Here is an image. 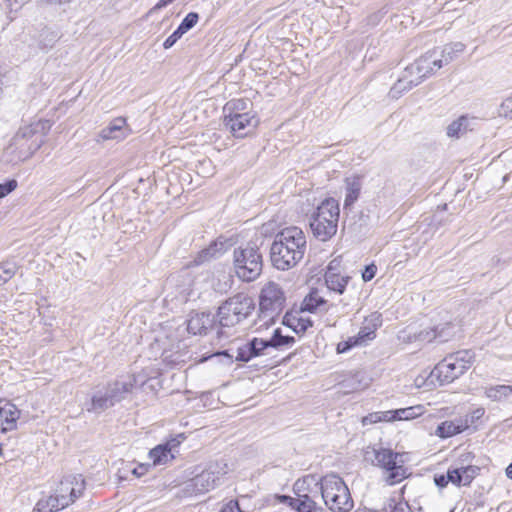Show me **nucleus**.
I'll use <instances>...</instances> for the list:
<instances>
[{"instance_id":"72a5a7b5","label":"nucleus","mask_w":512,"mask_h":512,"mask_svg":"<svg viewBox=\"0 0 512 512\" xmlns=\"http://www.w3.org/2000/svg\"><path fill=\"white\" fill-rule=\"evenodd\" d=\"M218 253H219V250L217 248V244L213 243L210 246H208L207 248L198 252V254L193 259L192 264L194 266L202 265V264L209 262L212 259L216 258Z\"/></svg>"},{"instance_id":"f704fd0d","label":"nucleus","mask_w":512,"mask_h":512,"mask_svg":"<svg viewBox=\"0 0 512 512\" xmlns=\"http://www.w3.org/2000/svg\"><path fill=\"white\" fill-rule=\"evenodd\" d=\"M324 304L325 300L318 294L317 291H313L304 298L302 303V310L313 312Z\"/></svg>"},{"instance_id":"79ce46f5","label":"nucleus","mask_w":512,"mask_h":512,"mask_svg":"<svg viewBox=\"0 0 512 512\" xmlns=\"http://www.w3.org/2000/svg\"><path fill=\"white\" fill-rule=\"evenodd\" d=\"M17 187V181L15 179H11L6 181L5 183L0 184V198L7 196Z\"/></svg>"},{"instance_id":"58836bf2","label":"nucleus","mask_w":512,"mask_h":512,"mask_svg":"<svg viewBox=\"0 0 512 512\" xmlns=\"http://www.w3.org/2000/svg\"><path fill=\"white\" fill-rule=\"evenodd\" d=\"M360 346L355 336L349 337L346 341H341L337 344V353H345L353 347Z\"/></svg>"},{"instance_id":"37998d69","label":"nucleus","mask_w":512,"mask_h":512,"mask_svg":"<svg viewBox=\"0 0 512 512\" xmlns=\"http://www.w3.org/2000/svg\"><path fill=\"white\" fill-rule=\"evenodd\" d=\"M183 35L184 33L177 27V29L164 41V48H171Z\"/></svg>"},{"instance_id":"cd10ccee","label":"nucleus","mask_w":512,"mask_h":512,"mask_svg":"<svg viewBox=\"0 0 512 512\" xmlns=\"http://www.w3.org/2000/svg\"><path fill=\"white\" fill-rule=\"evenodd\" d=\"M361 182L358 178H347L345 188L344 209L350 208L359 198Z\"/></svg>"},{"instance_id":"ea45409f","label":"nucleus","mask_w":512,"mask_h":512,"mask_svg":"<svg viewBox=\"0 0 512 512\" xmlns=\"http://www.w3.org/2000/svg\"><path fill=\"white\" fill-rule=\"evenodd\" d=\"M415 407H407L395 410L397 420H409L417 416Z\"/></svg>"},{"instance_id":"3c124183","label":"nucleus","mask_w":512,"mask_h":512,"mask_svg":"<svg viewBox=\"0 0 512 512\" xmlns=\"http://www.w3.org/2000/svg\"><path fill=\"white\" fill-rule=\"evenodd\" d=\"M379 415H381V422L386 421H395L397 420L395 410H389V411H381L379 412Z\"/></svg>"},{"instance_id":"c9c22d12","label":"nucleus","mask_w":512,"mask_h":512,"mask_svg":"<svg viewBox=\"0 0 512 512\" xmlns=\"http://www.w3.org/2000/svg\"><path fill=\"white\" fill-rule=\"evenodd\" d=\"M16 273V265L5 263L0 266V286L9 281Z\"/></svg>"},{"instance_id":"13d9d810","label":"nucleus","mask_w":512,"mask_h":512,"mask_svg":"<svg viewBox=\"0 0 512 512\" xmlns=\"http://www.w3.org/2000/svg\"><path fill=\"white\" fill-rule=\"evenodd\" d=\"M434 480L442 481V480H445V478H444V476H443V475H441V476H439V477H436V476H435V477H434Z\"/></svg>"},{"instance_id":"4468645a","label":"nucleus","mask_w":512,"mask_h":512,"mask_svg":"<svg viewBox=\"0 0 512 512\" xmlns=\"http://www.w3.org/2000/svg\"><path fill=\"white\" fill-rule=\"evenodd\" d=\"M271 354L268 348L266 340L254 337L247 343L237 348V354L235 356L237 361L249 362L253 358L259 356H268Z\"/></svg>"},{"instance_id":"7ed1b4c3","label":"nucleus","mask_w":512,"mask_h":512,"mask_svg":"<svg viewBox=\"0 0 512 512\" xmlns=\"http://www.w3.org/2000/svg\"><path fill=\"white\" fill-rule=\"evenodd\" d=\"M339 216L338 201L331 197L324 199L311 216L310 228L313 236L322 242L330 240L337 233Z\"/></svg>"},{"instance_id":"052dcab7","label":"nucleus","mask_w":512,"mask_h":512,"mask_svg":"<svg viewBox=\"0 0 512 512\" xmlns=\"http://www.w3.org/2000/svg\"><path fill=\"white\" fill-rule=\"evenodd\" d=\"M308 477H309V475L304 476V477L302 478V480H303V481H306V480H308Z\"/></svg>"},{"instance_id":"c03bdc74","label":"nucleus","mask_w":512,"mask_h":512,"mask_svg":"<svg viewBox=\"0 0 512 512\" xmlns=\"http://www.w3.org/2000/svg\"><path fill=\"white\" fill-rule=\"evenodd\" d=\"M377 272V266L375 264L366 265L362 272V279L365 282L372 280Z\"/></svg>"},{"instance_id":"6ab92c4d","label":"nucleus","mask_w":512,"mask_h":512,"mask_svg":"<svg viewBox=\"0 0 512 512\" xmlns=\"http://www.w3.org/2000/svg\"><path fill=\"white\" fill-rule=\"evenodd\" d=\"M125 126L126 120L124 118H115L107 127L103 128L99 132L96 141L122 140L126 138L127 133L125 132Z\"/></svg>"},{"instance_id":"c85d7f7f","label":"nucleus","mask_w":512,"mask_h":512,"mask_svg":"<svg viewBox=\"0 0 512 512\" xmlns=\"http://www.w3.org/2000/svg\"><path fill=\"white\" fill-rule=\"evenodd\" d=\"M480 468L478 466H461L449 469L447 472V480H473L479 475Z\"/></svg>"},{"instance_id":"de8ad7c7","label":"nucleus","mask_w":512,"mask_h":512,"mask_svg":"<svg viewBox=\"0 0 512 512\" xmlns=\"http://www.w3.org/2000/svg\"><path fill=\"white\" fill-rule=\"evenodd\" d=\"M220 512H244L240 509L239 504L235 500H230L227 504H225Z\"/></svg>"},{"instance_id":"423d86ee","label":"nucleus","mask_w":512,"mask_h":512,"mask_svg":"<svg viewBox=\"0 0 512 512\" xmlns=\"http://www.w3.org/2000/svg\"><path fill=\"white\" fill-rule=\"evenodd\" d=\"M255 309L252 297L238 293L223 302L217 311L221 327H233L248 318Z\"/></svg>"},{"instance_id":"9b49d317","label":"nucleus","mask_w":512,"mask_h":512,"mask_svg":"<svg viewBox=\"0 0 512 512\" xmlns=\"http://www.w3.org/2000/svg\"><path fill=\"white\" fill-rule=\"evenodd\" d=\"M259 124V119L252 112L230 113L224 118V125L235 137H244L251 133Z\"/></svg>"},{"instance_id":"39448f33","label":"nucleus","mask_w":512,"mask_h":512,"mask_svg":"<svg viewBox=\"0 0 512 512\" xmlns=\"http://www.w3.org/2000/svg\"><path fill=\"white\" fill-rule=\"evenodd\" d=\"M474 353L470 350L457 351L447 355L432 370L440 385H447L462 376L472 365Z\"/></svg>"},{"instance_id":"ddd939ff","label":"nucleus","mask_w":512,"mask_h":512,"mask_svg":"<svg viewBox=\"0 0 512 512\" xmlns=\"http://www.w3.org/2000/svg\"><path fill=\"white\" fill-rule=\"evenodd\" d=\"M179 445V441L171 439L151 449L149 452V459L152 461V466L167 465L172 462L175 459L176 454L179 453Z\"/></svg>"},{"instance_id":"603ef678","label":"nucleus","mask_w":512,"mask_h":512,"mask_svg":"<svg viewBox=\"0 0 512 512\" xmlns=\"http://www.w3.org/2000/svg\"><path fill=\"white\" fill-rule=\"evenodd\" d=\"M174 0H159L158 3L154 6L153 10H160L170 3H172Z\"/></svg>"},{"instance_id":"e433bc0d","label":"nucleus","mask_w":512,"mask_h":512,"mask_svg":"<svg viewBox=\"0 0 512 512\" xmlns=\"http://www.w3.org/2000/svg\"><path fill=\"white\" fill-rule=\"evenodd\" d=\"M198 19L199 15L196 12H190L185 16L178 28L185 34L197 24Z\"/></svg>"},{"instance_id":"473e14b6","label":"nucleus","mask_w":512,"mask_h":512,"mask_svg":"<svg viewBox=\"0 0 512 512\" xmlns=\"http://www.w3.org/2000/svg\"><path fill=\"white\" fill-rule=\"evenodd\" d=\"M151 465L150 463H141L136 466L132 463L123 464V467L119 470L121 474L118 475V480H126V472H130L133 476L140 478L147 473Z\"/></svg>"},{"instance_id":"09e8293b","label":"nucleus","mask_w":512,"mask_h":512,"mask_svg":"<svg viewBox=\"0 0 512 512\" xmlns=\"http://www.w3.org/2000/svg\"><path fill=\"white\" fill-rule=\"evenodd\" d=\"M485 414V410L484 408H477L475 410H473L471 412V414L469 416H466L465 418H468L469 420V425L474 423V421L476 420H479L480 418H482Z\"/></svg>"},{"instance_id":"bb28decb","label":"nucleus","mask_w":512,"mask_h":512,"mask_svg":"<svg viewBox=\"0 0 512 512\" xmlns=\"http://www.w3.org/2000/svg\"><path fill=\"white\" fill-rule=\"evenodd\" d=\"M465 49V45L461 42H455L445 45L441 50H438V59L441 60V67L449 64L456 57L461 54Z\"/></svg>"},{"instance_id":"bf43d9fd","label":"nucleus","mask_w":512,"mask_h":512,"mask_svg":"<svg viewBox=\"0 0 512 512\" xmlns=\"http://www.w3.org/2000/svg\"><path fill=\"white\" fill-rule=\"evenodd\" d=\"M355 512H374V511H366V510H360V509H358V510H356Z\"/></svg>"},{"instance_id":"a18cd8bd","label":"nucleus","mask_w":512,"mask_h":512,"mask_svg":"<svg viewBox=\"0 0 512 512\" xmlns=\"http://www.w3.org/2000/svg\"><path fill=\"white\" fill-rule=\"evenodd\" d=\"M185 487L183 489L182 497H193L197 496L196 488L198 486L197 482H183Z\"/></svg>"},{"instance_id":"a211bd4d","label":"nucleus","mask_w":512,"mask_h":512,"mask_svg":"<svg viewBox=\"0 0 512 512\" xmlns=\"http://www.w3.org/2000/svg\"><path fill=\"white\" fill-rule=\"evenodd\" d=\"M114 405L106 387H103L92 393L90 401L85 403V409L87 412L100 414Z\"/></svg>"},{"instance_id":"f257e3e1","label":"nucleus","mask_w":512,"mask_h":512,"mask_svg":"<svg viewBox=\"0 0 512 512\" xmlns=\"http://www.w3.org/2000/svg\"><path fill=\"white\" fill-rule=\"evenodd\" d=\"M307 250L306 235L296 226L279 231L270 247L272 265L281 271L295 267L304 257Z\"/></svg>"},{"instance_id":"c756f323","label":"nucleus","mask_w":512,"mask_h":512,"mask_svg":"<svg viewBox=\"0 0 512 512\" xmlns=\"http://www.w3.org/2000/svg\"><path fill=\"white\" fill-rule=\"evenodd\" d=\"M279 499L281 502L289 501L291 507L297 512H310L316 505V503L308 495H302L298 498H291L289 496L283 495L280 496Z\"/></svg>"},{"instance_id":"680f3d73","label":"nucleus","mask_w":512,"mask_h":512,"mask_svg":"<svg viewBox=\"0 0 512 512\" xmlns=\"http://www.w3.org/2000/svg\"><path fill=\"white\" fill-rule=\"evenodd\" d=\"M279 363V360H275L272 364H277Z\"/></svg>"},{"instance_id":"6e6552de","label":"nucleus","mask_w":512,"mask_h":512,"mask_svg":"<svg viewBox=\"0 0 512 512\" xmlns=\"http://www.w3.org/2000/svg\"><path fill=\"white\" fill-rule=\"evenodd\" d=\"M405 456V454L396 453L390 449H371L365 452V459L385 469L389 473L390 479L400 477V480H405L410 476L404 465Z\"/></svg>"},{"instance_id":"9d476101","label":"nucleus","mask_w":512,"mask_h":512,"mask_svg":"<svg viewBox=\"0 0 512 512\" xmlns=\"http://www.w3.org/2000/svg\"><path fill=\"white\" fill-rule=\"evenodd\" d=\"M285 297L278 284L270 282L265 285L260 294L261 317L274 321L284 308Z\"/></svg>"},{"instance_id":"5701e85b","label":"nucleus","mask_w":512,"mask_h":512,"mask_svg":"<svg viewBox=\"0 0 512 512\" xmlns=\"http://www.w3.org/2000/svg\"><path fill=\"white\" fill-rule=\"evenodd\" d=\"M475 121V117L462 115L448 125L446 134L450 138L459 139L468 131H472L474 129Z\"/></svg>"},{"instance_id":"a19ab883","label":"nucleus","mask_w":512,"mask_h":512,"mask_svg":"<svg viewBox=\"0 0 512 512\" xmlns=\"http://www.w3.org/2000/svg\"><path fill=\"white\" fill-rule=\"evenodd\" d=\"M499 115L512 119V94L502 102Z\"/></svg>"},{"instance_id":"5fc2aeb1","label":"nucleus","mask_w":512,"mask_h":512,"mask_svg":"<svg viewBox=\"0 0 512 512\" xmlns=\"http://www.w3.org/2000/svg\"><path fill=\"white\" fill-rule=\"evenodd\" d=\"M435 483H436V485H437L440 489H442V488H445L449 482H440V481H437V482H435Z\"/></svg>"},{"instance_id":"0eeeda50","label":"nucleus","mask_w":512,"mask_h":512,"mask_svg":"<svg viewBox=\"0 0 512 512\" xmlns=\"http://www.w3.org/2000/svg\"><path fill=\"white\" fill-rule=\"evenodd\" d=\"M85 482H60L54 494L43 497L36 503L32 512H57L80 497Z\"/></svg>"},{"instance_id":"a878e982","label":"nucleus","mask_w":512,"mask_h":512,"mask_svg":"<svg viewBox=\"0 0 512 512\" xmlns=\"http://www.w3.org/2000/svg\"><path fill=\"white\" fill-rule=\"evenodd\" d=\"M227 470L228 465L224 460L212 461L200 474L190 480H196L197 478H201V480H219L227 473Z\"/></svg>"},{"instance_id":"7c9ffc66","label":"nucleus","mask_w":512,"mask_h":512,"mask_svg":"<svg viewBox=\"0 0 512 512\" xmlns=\"http://www.w3.org/2000/svg\"><path fill=\"white\" fill-rule=\"evenodd\" d=\"M268 343V348L271 353L274 350L282 349L283 347L292 346L295 342L293 336L283 335L280 328L274 330L270 339L266 340Z\"/></svg>"},{"instance_id":"393cba45","label":"nucleus","mask_w":512,"mask_h":512,"mask_svg":"<svg viewBox=\"0 0 512 512\" xmlns=\"http://www.w3.org/2000/svg\"><path fill=\"white\" fill-rule=\"evenodd\" d=\"M335 261L330 262L325 273V283L329 290L342 294L350 280L348 276H342L335 271Z\"/></svg>"},{"instance_id":"6e6d98bb","label":"nucleus","mask_w":512,"mask_h":512,"mask_svg":"<svg viewBox=\"0 0 512 512\" xmlns=\"http://www.w3.org/2000/svg\"><path fill=\"white\" fill-rule=\"evenodd\" d=\"M310 512H325V511L321 507H318L317 505H315V507H313V509Z\"/></svg>"},{"instance_id":"aec40b11","label":"nucleus","mask_w":512,"mask_h":512,"mask_svg":"<svg viewBox=\"0 0 512 512\" xmlns=\"http://www.w3.org/2000/svg\"><path fill=\"white\" fill-rule=\"evenodd\" d=\"M19 417L20 410L14 404L11 402L0 403V430L2 432L14 430Z\"/></svg>"},{"instance_id":"f03ea898","label":"nucleus","mask_w":512,"mask_h":512,"mask_svg":"<svg viewBox=\"0 0 512 512\" xmlns=\"http://www.w3.org/2000/svg\"><path fill=\"white\" fill-rule=\"evenodd\" d=\"M39 128V124L20 127L4 149L3 161L15 165L29 159L44 143V137Z\"/></svg>"},{"instance_id":"2eb2a0df","label":"nucleus","mask_w":512,"mask_h":512,"mask_svg":"<svg viewBox=\"0 0 512 512\" xmlns=\"http://www.w3.org/2000/svg\"><path fill=\"white\" fill-rule=\"evenodd\" d=\"M455 324L452 322H445L430 329H424L419 332L418 339L420 341L431 342L437 340L438 342H447L455 335Z\"/></svg>"},{"instance_id":"4d7b16f0","label":"nucleus","mask_w":512,"mask_h":512,"mask_svg":"<svg viewBox=\"0 0 512 512\" xmlns=\"http://www.w3.org/2000/svg\"><path fill=\"white\" fill-rule=\"evenodd\" d=\"M458 487L461 486L462 482L461 481H458V482H454ZM470 484V482H463V485H468Z\"/></svg>"},{"instance_id":"49530a36","label":"nucleus","mask_w":512,"mask_h":512,"mask_svg":"<svg viewBox=\"0 0 512 512\" xmlns=\"http://www.w3.org/2000/svg\"><path fill=\"white\" fill-rule=\"evenodd\" d=\"M378 422H381V415H379V412L370 413L362 418V424L364 426L369 424H375Z\"/></svg>"},{"instance_id":"b1692460","label":"nucleus","mask_w":512,"mask_h":512,"mask_svg":"<svg viewBox=\"0 0 512 512\" xmlns=\"http://www.w3.org/2000/svg\"><path fill=\"white\" fill-rule=\"evenodd\" d=\"M380 316L371 315L365 319V324L360 328L358 334L355 336L360 346H365L369 341L373 340L376 336V330L380 326Z\"/></svg>"},{"instance_id":"8fccbe9b","label":"nucleus","mask_w":512,"mask_h":512,"mask_svg":"<svg viewBox=\"0 0 512 512\" xmlns=\"http://www.w3.org/2000/svg\"><path fill=\"white\" fill-rule=\"evenodd\" d=\"M198 486L196 488V493L198 495H202L209 491L210 489L214 488V482H197Z\"/></svg>"},{"instance_id":"dca6fc26","label":"nucleus","mask_w":512,"mask_h":512,"mask_svg":"<svg viewBox=\"0 0 512 512\" xmlns=\"http://www.w3.org/2000/svg\"><path fill=\"white\" fill-rule=\"evenodd\" d=\"M136 383V377L134 375H129L117 379L105 387L110 395L111 400L114 404H116L124 399L128 393L132 392Z\"/></svg>"},{"instance_id":"20e7f679","label":"nucleus","mask_w":512,"mask_h":512,"mask_svg":"<svg viewBox=\"0 0 512 512\" xmlns=\"http://www.w3.org/2000/svg\"><path fill=\"white\" fill-rule=\"evenodd\" d=\"M257 240L234 249L233 265L239 279L246 282L256 280L262 273L263 257Z\"/></svg>"},{"instance_id":"2f4dec72","label":"nucleus","mask_w":512,"mask_h":512,"mask_svg":"<svg viewBox=\"0 0 512 512\" xmlns=\"http://www.w3.org/2000/svg\"><path fill=\"white\" fill-rule=\"evenodd\" d=\"M512 394L510 385H495L484 389V395L494 402H502Z\"/></svg>"},{"instance_id":"864d4df0","label":"nucleus","mask_w":512,"mask_h":512,"mask_svg":"<svg viewBox=\"0 0 512 512\" xmlns=\"http://www.w3.org/2000/svg\"><path fill=\"white\" fill-rule=\"evenodd\" d=\"M506 476L512 480V463L506 468Z\"/></svg>"},{"instance_id":"f3484780","label":"nucleus","mask_w":512,"mask_h":512,"mask_svg":"<svg viewBox=\"0 0 512 512\" xmlns=\"http://www.w3.org/2000/svg\"><path fill=\"white\" fill-rule=\"evenodd\" d=\"M215 324V316L210 312H195L187 323V330L194 335H206Z\"/></svg>"},{"instance_id":"4c0bfd02","label":"nucleus","mask_w":512,"mask_h":512,"mask_svg":"<svg viewBox=\"0 0 512 512\" xmlns=\"http://www.w3.org/2000/svg\"><path fill=\"white\" fill-rule=\"evenodd\" d=\"M297 334L305 333L308 328L312 327L313 322L310 318L299 317L297 323L292 325L288 324Z\"/></svg>"},{"instance_id":"1a4fd4ad","label":"nucleus","mask_w":512,"mask_h":512,"mask_svg":"<svg viewBox=\"0 0 512 512\" xmlns=\"http://www.w3.org/2000/svg\"><path fill=\"white\" fill-rule=\"evenodd\" d=\"M320 483L322 498L331 511L349 512L353 508L354 501L346 482Z\"/></svg>"},{"instance_id":"4be33fe9","label":"nucleus","mask_w":512,"mask_h":512,"mask_svg":"<svg viewBox=\"0 0 512 512\" xmlns=\"http://www.w3.org/2000/svg\"><path fill=\"white\" fill-rule=\"evenodd\" d=\"M469 428L468 418L444 421L437 426L435 434L440 438H449Z\"/></svg>"},{"instance_id":"f8f14e48","label":"nucleus","mask_w":512,"mask_h":512,"mask_svg":"<svg viewBox=\"0 0 512 512\" xmlns=\"http://www.w3.org/2000/svg\"><path fill=\"white\" fill-rule=\"evenodd\" d=\"M408 67L409 71L414 73L415 76H419V81L422 82L442 68L441 60L438 59V49L428 51Z\"/></svg>"},{"instance_id":"412c9836","label":"nucleus","mask_w":512,"mask_h":512,"mask_svg":"<svg viewBox=\"0 0 512 512\" xmlns=\"http://www.w3.org/2000/svg\"><path fill=\"white\" fill-rule=\"evenodd\" d=\"M420 77L415 76L414 73L409 71V67L407 66L402 74V76L398 79V81L392 86L390 89L389 95L393 99L399 98L404 92L409 91L413 87L419 85L421 82L419 81Z\"/></svg>"}]
</instances>
